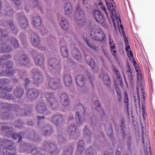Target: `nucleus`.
<instances>
[{"label":"nucleus","mask_w":155,"mask_h":155,"mask_svg":"<svg viewBox=\"0 0 155 155\" xmlns=\"http://www.w3.org/2000/svg\"><path fill=\"white\" fill-rule=\"evenodd\" d=\"M106 2V4L107 8L108 10L109 13L111 15V17H112V20L114 25L115 28H116V25H117L118 28H119L120 27V29H119L120 32V29L122 32V34L124 35H125V32L124 31V28L122 25H121V21L120 18H118L117 16L115 17V20L113 18L114 14L113 12L114 11V3L113 0H105Z\"/></svg>","instance_id":"nucleus-1"},{"label":"nucleus","mask_w":155,"mask_h":155,"mask_svg":"<svg viewBox=\"0 0 155 155\" xmlns=\"http://www.w3.org/2000/svg\"><path fill=\"white\" fill-rule=\"evenodd\" d=\"M95 18L98 23L101 24L105 28L108 27V25L106 24L104 18L98 10H96L93 13Z\"/></svg>","instance_id":"nucleus-2"},{"label":"nucleus","mask_w":155,"mask_h":155,"mask_svg":"<svg viewBox=\"0 0 155 155\" xmlns=\"http://www.w3.org/2000/svg\"><path fill=\"white\" fill-rule=\"evenodd\" d=\"M95 30L94 31V38L96 40L102 41L104 39L105 35L103 31L97 26L94 25L92 30ZM91 30H92L91 29Z\"/></svg>","instance_id":"nucleus-3"},{"label":"nucleus","mask_w":155,"mask_h":155,"mask_svg":"<svg viewBox=\"0 0 155 155\" xmlns=\"http://www.w3.org/2000/svg\"><path fill=\"white\" fill-rule=\"evenodd\" d=\"M137 96L134 95V99L135 103H136L137 100L139 102V104H140V94L141 93L142 95V97L143 98V101L145 100V91L144 90V86L141 84L138 83V85H137Z\"/></svg>","instance_id":"nucleus-4"},{"label":"nucleus","mask_w":155,"mask_h":155,"mask_svg":"<svg viewBox=\"0 0 155 155\" xmlns=\"http://www.w3.org/2000/svg\"><path fill=\"white\" fill-rule=\"evenodd\" d=\"M48 64L52 69H56L59 67V65L56 59L54 58L49 59Z\"/></svg>","instance_id":"nucleus-5"},{"label":"nucleus","mask_w":155,"mask_h":155,"mask_svg":"<svg viewBox=\"0 0 155 155\" xmlns=\"http://www.w3.org/2000/svg\"><path fill=\"white\" fill-rule=\"evenodd\" d=\"M76 83L77 85L80 87H82L84 84V78L81 75H78L76 78Z\"/></svg>","instance_id":"nucleus-6"},{"label":"nucleus","mask_w":155,"mask_h":155,"mask_svg":"<svg viewBox=\"0 0 155 155\" xmlns=\"http://www.w3.org/2000/svg\"><path fill=\"white\" fill-rule=\"evenodd\" d=\"M60 101L62 104L66 106L68 104V96L65 93L62 94L60 96Z\"/></svg>","instance_id":"nucleus-7"},{"label":"nucleus","mask_w":155,"mask_h":155,"mask_svg":"<svg viewBox=\"0 0 155 155\" xmlns=\"http://www.w3.org/2000/svg\"><path fill=\"white\" fill-rule=\"evenodd\" d=\"M109 43L110 45L111 51L115 58L117 59V56L116 55L117 53V51L115 49V44L114 43V41L111 40L110 38H109Z\"/></svg>","instance_id":"nucleus-8"},{"label":"nucleus","mask_w":155,"mask_h":155,"mask_svg":"<svg viewBox=\"0 0 155 155\" xmlns=\"http://www.w3.org/2000/svg\"><path fill=\"white\" fill-rule=\"evenodd\" d=\"M31 43L35 46H37L39 43L40 41L38 36L33 33L31 38Z\"/></svg>","instance_id":"nucleus-9"},{"label":"nucleus","mask_w":155,"mask_h":155,"mask_svg":"<svg viewBox=\"0 0 155 155\" xmlns=\"http://www.w3.org/2000/svg\"><path fill=\"white\" fill-rule=\"evenodd\" d=\"M28 96H31V98L32 99H34L38 97V93L35 89H31L28 91Z\"/></svg>","instance_id":"nucleus-10"},{"label":"nucleus","mask_w":155,"mask_h":155,"mask_svg":"<svg viewBox=\"0 0 155 155\" xmlns=\"http://www.w3.org/2000/svg\"><path fill=\"white\" fill-rule=\"evenodd\" d=\"M8 134L7 135V136L10 137L12 135V138L13 139H15L18 138V142H20L22 139V137L21 135L20 134H14L12 133L11 131L8 132Z\"/></svg>","instance_id":"nucleus-11"},{"label":"nucleus","mask_w":155,"mask_h":155,"mask_svg":"<svg viewBox=\"0 0 155 155\" xmlns=\"http://www.w3.org/2000/svg\"><path fill=\"white\" fill-rule=\"evenodd\" d=\"M64 84L66 86H69L71 84V78L69 75H65L64 77Z\"/></svg>","instance_id":"nucleus-12"},{"label":"nucleus","mask_w":155,"mask_h":155,"mask_svg":"<svg viewBox=\"0 0 155 155\" xmlns=\"http://www.w3.org/2000/svg\"><path fill=\"white\" fill-rule=\"evenodd\" d=\"M49 87L52 89H56L58 86L57 83L55 81V80L54 78H51L49 82Z\"/></svg>","instance_id":"nucleus-13"},{"label":"nucleus","mask_w":155,"mask_h":155,"mask_svg":"<svg viewBox=\"0 0 155 155\" xmlns=\"http://www.w3.org/2000/svg\"><path fill=\"white\" fill-rule=\"evenodd\" d=\"M35 62L37 64L41 65L44 62V58L40 55H37L35 58Z\"/></svg>","instance_id":"nucleus-14"},{"label":"nucleus","mask_w":155,"mask_h":155,"mask_svg":"<svg viewBox=\"0 0 155 155\" xmlns=\"http://www.w3.org/2000/svg\"><path fill=\"white\" fill-rule=\"evenodd\" d=\"M61 25L62 28L64 30H66L68 28V24L65 19L64 18L62 19L61 22Z\"/></svg>","instance_id":"nucleus-15"},{"label":"nucleus","mask_w":155,"mask_h":155,"mask_svg":"<svg viewBox=\"0 0 155 155\" xmlns=\"http://www.w3.org/2000/svg\"><path fill=\"white\" fill-rule=\"evenodd\" d=\"M103 80L104 83L107 85H109L110 84V80L108 75L105 74H104Z\"/></svg>","instance_id":"nucleus-16"},{"label":"nucleus","mask_w":155,"mask_h":155,"mask_svg":"<svg viewBox=\"0 0 155 155\" xmlns=\"http://www.w3.org/2000/svg\"><path fill=\"white\" fill-rule=\"evenodd\" d=\"M37 109L38 113H43L44 112V110L46 108L45 106L43 105V104L41 103L38 105L37 107Z\"/></svg>","instance_id":"nucleus-17"},{"label":"nucleus","mask_w":155,"mask_h":155,"mask_svg":"<svg viewBox=\"0 0 155 155\" xmlns=\"http://www.w3.org/2000/svg\"><path fill=\"white\" fill-rule=\"evenodd\" d=\"M84 141L83 140L80 141L78 143V151L80 152H82L84 150Z\"/></svg>","instance_id":"nucleus-18"},{"label":"nucleus","mask_w":155,"mask_h":155,"mask_svg":"<svg viewBox=\"0 0 155 155\" xmlns=\"http://www.w3.org/2000/svg\"><path fill=\"white\" fill-rule=\"evenodd\" d=\"M61 51L63 57H66L68 56V50L65 47H64L61 48Z\"/></svg>","instance_id":"nucleus-19"},{"label":"nucleus","mask_w":155,"mask_h":155,"mask_svg":"<svg viewBox=\"0 0 155 155\" xmlns=\"http://www.w3.org/2000/svg\"><path fill=\"white\" fill-rule=\"evenodd\" d=\"M45 97L48 101L50 103L51 105H52V104L50 102V101H53L54 99L53 98V95L47 93L45 94Z\"/></svg>","instance_id":"nucleus-20"},{"label":"nucleus","mask_w":155,"mask_h":155,"mask_svg":"<svg viewBox=\"0 0 155 155\" xmlns=\"http://www.w3.org/2000/svg\"><path fill=\"white\" fill-rule=\"evenodd\" d=\"M71 7V5L70 3L68 2L66 4L64 7V10L66 14H68V12L70 11V9Z\"/></svg>","instance_id":"nucleus-21"},{"label":"nucleus","mask_w":155,"mask_h":155,"mask_svg":"<svg viewBox=\"0 0 155 155\" xmlns=\"http://www.w3.org/2000/svg\"><path fill=\"white\" fill-rule=\"evenodd\" d=\"M7 74L8 75H12L14 73V71L12 68L10 66L8 67L6 70Z\"/></svg>","instance_id":"nucleus-22"},{"label":"nucleus","mask_w":155,"mask_h":155,"mask_svg":"<svg viewBox=\"0 0 155 155\" xmlns=\"http://www.w3.org/2000/svg\"><path fill=\"white\" fill-rule=\"evenodd\" d=\"M76 130V127L74 124L71 125L68 128V131L70 132V133L75 132Z\"/></svg>","instance_id":"nucleus-23"},{"label":"nucleus","mask_w":155,"mask_h":155,"mask_svg":"<svg viewBox=\"0 0 155 155\" xmlns=\"http://www.w3.org/2000/svg\"><path fill=\"white\" fill-rule=\"evenodd\" d=\"M23 64L24 65H25L29 63V59L26 55H24L22 57Z\"/></svg>","instance_id":"nucleus-24"},{"label":"nucleus","mask_w":155,"mask_h":155,"mask_svg":"<svg viewBox=\"0 0 155 155\" xmlns=\"http://www.w3.org/2000/svg\"><path fill=\"white\" fill-rule=\"evenodd\" d=\"M11 43L15 48L18 47V41L15 38H13L11 40Z\"/></svg>","instance_id":"nucleus-25"},{"label":"nucleus","mask_w":155,"mask_h":155,"mask_svg":"<svg viewBox=\"0 0 155 155\" xmlns=\"http://www.w3.org/2000/svg\"><path fill=\"white\" fill-rule=\"evenodd\" d=\"M128 66L129 67L128 69V71H127L128 74H129V80H130V81H133V76L132 75V72L131 71V68L128 65Z\"/></svg>","instance_id":"nucleus-26"},{"label":"nucleus","mask_w":155,"mask_h":155,"mask_svg":"<svg viewBox=\"0 0 155 155\" xmlns=\"http://www.w3.org/2000/svg\"><path fill=\"white\" fill-rule=\"evenodd\" d=\"M87 63L93 69L95 67V63L92 59H91L90 61H87Z\"/></svg>","instance_id":"nucleus-27"},{"label":"nucleus","mask_w":155,"mask_h":155,"mask_svg":"<svg viewBox=\"0 0 155 155\" xmlns=\"http://www.w3.org/2000/svg\"><path fill=\"white\" fill-rule=\"evenodd\" d=\"M89 36H88L87 37H86V41L87 43V44L91 48H92L93 49H94L95 51H96L97 50H98V48L97 47V48L96 47V46L95 45H91L90 44L88 43V40H87Z\"/></svg>","instance_id":"nucleus-28"},{"label":"nucleus","mask_w":155,"mask_h":155,"mask_svg":"<svg viewBox=\"0 0 155 155\" xmlns=\"http://www.w3.org/2000/svg\"><path fill=\"white\" fill-rule=\"evenodd\" d=\"M116 93L117 94V96L118 97V98L119 100L120 101L121 98V93L120 91V90L119 87H117L116 88Z\"/></svg>","instance_id":"nucleus-29"},{"label":"nucleus","mask_w":155,"mask_h":155,"mask_svg":"<svg viewBox=\"0 0 155 155\" xmlns=\"http://www.w3.org/2000/svg\"><path fill=\"white\" fill-rule=\"evenodd\" d=\"M94 104L97 106L96 109L97 111H100L101 110V107H100V104L98 101L96 100L94 102Z\"/></svg>","instance_id":"nucleus-30"},{"label":"nucleus","mask_w":155,"mask_h":155,"mask_svg":"<svg viewBox=\"0 0 155 155\" xmlns=\"http://www.w3.org/2000/svg\"><path fill=\"white\" fill-rule=\"evenodd\" d=\"M128 56L131 61H132L134 59L133 55L131 51H130L127 52Z\"/></svg>","instance_id":"nucleus-31"},{"label":"nucleus","mask_w":155,"mask_h":155,"mask_svg":"<svg viewBox=\"0 0 155 155\" xmlns=\"http://www.w3.org/2000/svg\"><path fill=\"white\" fill-rule=\"evenodd\" d=\"M125 98H124V102L125 104H127L126 107L128 108V95L127 93H125L124 94Z\"/></svg>","instance_id":"nucleus-32"},{"label":"nucleus","mask_w":155,"mask_h":155,"mask_svg":"<svg viewBox=\"0 0 155 155\" xmlns=\"http://www.w3.org/2000/svg\"><path fill=\"white\" fill-rule=\"evenodd\" d=\"M137 82L139 83L140 81H141L142 79L141 74L140 72L137 73Z\"/></svg>","instance_id":"nucleus-33"},{"label":"nucleus","mask_w":155,"mask_h":155,"mask_svg":"<svg viewBox=\"0 0 155 155\" xmlns=\"http://www.w3.org/2000/svg\"><path fill=\"white\" fill-rule=\"evenodd\" d=\"M9 150H10V149H11L12 150H13V152L11 153V152H8L9 155H13L14 154H15V149L12 147V146H9Z\"/></svg>","instance_id":"nucleus-34"},{"label":"nucleus","mask_w":155,"mask_h":155,"mask_svg":"<svg viewBox=\"0 0 155 155\" xmlns=\"http://www.w3.org/2000/svg\"><path fill=\"white\" fill-rule=\"evenodd\" d=\"M2 126L1 127V129L2 130H6L8 129V127L7 126V124H5V123L2 124Z\"/></svg>","instance_id":"nucleus-35"},{"label":"nucleus","mask_w":155,"mask_h":155,"mask_svg":"<svg viewBox=\"0 0 155 155\" xmlns=\"http://www.w3.org/2000/svg\"><path fill=\"white\" fill-rule=\"evenodd\" d=\"M72 53L73 54H76L77 56H76V58L78 59V56H79L78 54V53H79L77 49H74L72 51Z\"/></svg>","instance_id":"nucleus-36"},{"label":"nucleus","mask_w":155,"mask_h":155,"mask_svg":"<svg viewBox=\"0 0 155 155\" xmlns=\"http://www.w3.org/2000/svg\"><path fill=\"white\" fill-rule=\"evenodd\" d=\"M8 22V24L11 27H12V30H13L15 28L14 25L13 24L12 21H9Z\"/></svg>","instance_id":"nucleus-37"},{"label":"nucleus","mask_w":155,"mask_h":155,"mask_svg":"<svg viewBox=\"0 0 155 155\" xmlns=\"http://www.w3.org/2000/svg\"><path fill=\"white\" fill-rule=\"evenodd\" d=\"M133 61V64L134 66H135L136 71L138 72V68H137V66H136L135 65L136 64V62L134 60V58L133 60L132 61Z\"/></svg>","instance_id":"nucleus-38"},{"label":"nucleus","mask_w":155,"mask_h":155,"mask_svg":"<svg viewBox=\"0 0 155 155\" xmlns=\"http://www.w3.org/2000/svg\"><path fill=\"white\" fill-rule=\"evenodd\" d=\"M79 9H80V8L79 7H78V10H79L80 14V16H81V15L83 16V15H84V12L81 9L80 10Z\"/></svg>","instance_id":"nucleus-39"},{"label":"nucleus","mask_w":155,"mask_h":155,"mask_svg":"<svg viewBox=\"0 0 155 155\" xmlns=\"http://www.w3.org/2000/svg\"><path fill=\"white\" fill-rule=\"evenodd\" d=\"M75 115L76 116V120H77L78 119L79 121L80 117L78 113L77 112H76Z\"/></svg>","instance_id":"nucleus-40"},{"label":"nucleus","mask_w":155,"mask_h":155,"mask_svg":"<svg viewBox=\"0 0 155 155\" xmlns=\"http://www.w3.org/2000/svg\"><path fill=\"white\" fill-rule=\"evenodd\" d=\"M124 120L122 121V125L121 126V127L122 128V130L123 131H124V130L125 129V126L123 122Z\"/></svg>","instance_id":"nucleus-41"},{"label":"nucleus","mask_w":155,"mask_h":155,"mask_svg":"<svg viewBox=\"0 0 155 155\" xmlns=\"http://www.w3.org/2000/svg\"><path fill=\"white\" fill-rule=\"evenodd\" d=\"M102 8L103 10L104 11L105 14H106L107 16V17H108V13L107 12L104 6H102Z\"/></svg>","instance_id":"nucleus-42"},{"label":"nucleus","mask_w":155,"mask_h":155,"mask_svg":"<svg viewBox=\"0 0 155 155\" xmlns=\"http://www.w3.org/2000/svg\"><path fill=\"white\" fill-rule=\"evenodd\" d=\"M124 41L125 42V44L127 45H128L129 43L128 42V40L127 38L124 37Z\"/></svg>","instance_id":"nucleus-43"},{"label":"nucleus","mask_w":155,"mask_h":155,"mask_svg":"<svg viewBox=\"0 0 155 155\" xmlns=\"http://www.w3.org/2000/svg\"><path fill=\"white\" fill-rule=\"evenodd\" d=\"M125 50L127 51H128L130 49V46L128 45H127L125 44Z\"/></svg>","instance_id":"nucleus-44"},{"label":"nucleus","mask_w":155,"mask_h":155,"mask_svg":"<svg viewBox=\"0 0 155 155\" xmlns=\"http://www.w3.org/2000/svg\"><path fill=\"white\" fill-rule=\"evenodd\" d=\"M19 91H18V93H19L20 94V95H17V97H21L23 94V92H20L19 93Z\"/></svg>","instance_id":"nucleus-45"},{"label":"nucleus","mask_w":155,"mask_h":155,"mask_svg":"<svg viewBox=\"0 0 155 155\" xmlns=\"http://www.w3.org/2000/svg\"><path fill=\"white\" fill-rule=\"evenodd\" d=\"M8 98L9 100H12L13 98V97L12 95H9L8 96Z\"/></svg>","instance_id":"nucleus-46"},{"label":"nucleus","mask_w":155,"mask_h":155,"mask_svg":"<svg viewBox=\"0 0 155 155\" xmlns=\"http://www.w3.org/2000/svg\"><path fill=\"white\" fill-rule=\"evenodd\" d=\"M115 72L116 73V74L117 75V77H118L119 78L120 76V74H119L118 71H117L116 70Z\"/></svg>","instance_id":"nucleus-47"},{"label":"nucleus","mask_w":155,"mask_h":155,"mask_svg":"<svg viewBox=\"0 0 155 155\" xmlns=\"http://www.w3.org/2000/svg\"><path fill=\"white\" fill-rule=\"evenodd\" d=\"M17 5H19L20 4V2H19L18 0H13Z\"/></svg>","instance_id":"nucleus-48"},{"label":"nucleus","mask_w":155,"mask_h":155,"mask_svg":"<svg viewBox=\"0 0 155 155\" xmlns=\"http://www.w3.org/2000/svg\"><path fill=\"white\" fill-rule=\"evenodd\" d=\"M142 115H143V118H145V116L146 115V113L145 112V111H142Z\"/></svg>","instance_id":"nucleus-49"},{"label":"nucleus","mask_w":155,"mask_h":155,"mask_svg":"<svg viewBox=\"0 0 155 155\" xmlns=\"http://www.w3.org/2000/svg\"><path fill=\"white\" fill-rule=\"evenodd\" d=\"M37 118L38 119H43L44 118V116H42V117H41L40 116H38L37 117Z\"/></svg>","instance_id":"nucleus-50"},{"label":"nucleus","mask_w":155,"mask_h":155,"mask_svg":"<svg viewBox=\"0 0 155 155\" xmlns=\"http://www.w3.org/2000/svg\"><path fill=\"white\" fill-rule=\"evenodd\" d=\"M142 111H145V107L143 105H142Z\"/></svg>","instance_id":"nucleus-51"},{"label":"nucleus","mask_w":155,"mask_h":155,"mask_svg":"<svg viewBox=\"0 0 155 155\" xmlns=\"http://www.w3.org/2000/svg\"><path fill=\"white\" fill-rule=\"evenodd\" d=\"M104 55H105V56L107 57V56L108 55V54H107V52L106 51H104Z\"/></svg>","instance_id":"nucleus-52"},{"label":"nucleus","mask_w":155,"mask_h":155,"mask_svg":"<svg viewBox=\"0 0 155 155\" xmlns=\"http://www.w3.org/2000/svg\"><path fill=\"white\" fill-rule=\"evenodd\" d=\"M29 82V81L28 80V79H26L25 80V84L27 85L28 84Z\"/></svg>","instance_id":"nucleus-53"},{"label":"nucleus","mask_w":155,"mask_h":155,"mask_svg":"<svg viewBox=\"0 0 155 155\" xmlns=\"http://www.w3.org/2000/svg\"><path fill=\"white\" fill-rule=\"evenodd\" d=\"M116 154L117 155H120V152L118 150H117L116 152Z\"/></svg>","instance_id":"nucleus-54"},{"label":"nucleus","mask_w":155,"mask_h":155,"mask_svg":"<svg viewBox=\"0 0 155 155\" xmlns=\"http://www.w3.org/2000/svg\"><path fill=\"white\" fill-rule=\"evenodd\" d=\"M4 31H1V35H2V36L3 37H5L6 36L5 35H4L3 34V32H4Z\"/></svg>","instance_id":"nucleus-55"},{"label":"nucleus","mask_w":155,"mask_h":155,"mask_svg":"<svg viewBox=\"0 0 155 155\" xmlns=\"http://www.w3.org/2000/svg\"><path fill=\"white\" fill-rule=\"evenodd\" d=\"M142 142H143V143L144 144V145H144L145 143H144V139L143 138H142Z\"/></svg>","instance_id":"nucleus-56"},{"label":"nucleus","mask_w":155,"mask_h":155,"mask_svg":"<svg viewBox=\"0 0 155 155\" xmlns=\"http://www.w3.org/2000/svg\"><path fill=\"white\" fill-rule=\"evenodd\" d=\"M3 59H2V58H0V64L2 63V60H3Z\"/></svg>","instance_id":"nucleus-57"},{"label":"nucleus","mask_w":155,"mask_h":155,"mask_svg":"<svg viewBox=\"0 0 155 155\" xmlns=\"http://www.w3.org/2000/svg\"><path fill=\"white\" fill-rule=\"evenodd\" d=\"M87 0H83V3L84 4H86Z\"/></svg>","instance_id":"nucleus-58"},{"label":"nucleus","mask_w":155,"mask_h":155,"mask_svg":"<svg viewBox=\"0 0 155 155\" xmlns=\"http://www.w3.org/2000/svg\"><path fill=\"white\" fill-rule=\"evenodd\" d=\"M38 18V20L39 21V22L41 23V18H40L39 17Z\"/></svg>","instance_id":"nucleus-59"},{"label":"nucleus","mask_w":155,"mask_h":155,"mask_svg":"<svg viewBox=\"0 0 155 155\" xmlns=\"http://www.w3.org/2000/svg\"><path fill=\"white\" fill-rule=\"evenodd\" d=\"M72 118H73V117H70L69 118V120H71Z\"/></svg>","instance_id":"nucleus-60"},{"label":"nucleus","mask_w":155,"mask_h":155,"mask_svg":"<svg viewBox=\"0 0 155 155\" xmlns=\"http://www.w3.org/2000/svg\"><path fill=\"white\" fill-rule=\"evenodd\" d=\"M78 120L79 121V122L80 121V120L79 121L78 119L77 120H76L77 121ZM77 123H78V122H77Z\"/></svg>","instance_id":"nucleus-61"},{"label":"nucleus","mask_w":155,"mask_h":155,"mask_svg":"<svg viewBox=\"0 0 155 155\" xmlns=\"http://www.w3.org/2000/svg\"><path fill=\"white\" fill-rule=\"evenodd\" d=\"M82 21L83 22V24L84 23H85V21H84V20H83V21Z\"/></svg>","instance_id":"nucleus-62"},{"label":"nucleus","mask_w":155,"mask_h":155,"mask_svg":"<svg viewBox=\"0 0 155 155\" xmlns=\"http://www.w3.org/2000/svg\"><path fill=\"white\" fill-rule=\"evenodd\" d=\"M55 116H54V117H53V120H54V118H55Z\"/></svg>","instance_id":"nucleus-63"},{"label":"nucleus","mask_w":155,"mask_h":155,"mask_svg":"<svg viewBox=\"0 0 155 155\" xmlns=\"http://www.w3.org/2000/svg\"><path fill=\"white\" fill-rule=\"evenodd\" d=\"M8 66V64H7V66Z\"/></svg>","instance_id":"nucleus-64"}]
</instances>
